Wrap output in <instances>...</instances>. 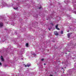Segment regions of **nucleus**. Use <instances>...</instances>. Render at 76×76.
<instances>
[{
	"label": "nucleus",
	"instance_id": "nucleus-7",
	"mask_svg": "<svg viewBox=\"0 0 76 76\" xmlns=\"http://www.w3.org/2000/svg\"><path fill=\"white\" fill-rule=\"evenodd\" d=\"M18 7H17L16 8H14L13 9H15V10H16V9H18Z\"/></svg>",
	"mask_w": 76,
	"mask_h": 76
},
{
	"label": "nucleus",
	"instance_id": "nucleus-13",
	"mask_svg": "<svg viewBox=\"0 0 76 76\" xmlns=\"http://www.w3.org/2000/svg\"><path fill=\"white\" fill-rule=\"evenodd\" d=\"M41 7H39V9H41Z\"/></svg>",
	"mask_w": 76,
	"mask_h": 76
},
{
	"label": "nucleus",
	"instance_id": "nucleus-8",
	"mask_svg": "<svg viewBox=\"0 0 76 76\" xmlns=\"http://www.w3.org/2000/svg\"><path fill=\"white\" fill-rule=\"evenodd\" d=\"M68 38H69V37H70V34H68Z\"/></svg>",
	"mask_w": 76,
	"mask_h": 76
},
{
	"label": "nucleus",
	"instance_id": "nucleus-1",
	"mask_svg": "<svg viewBox=\"0 0 76 76\" xmlns=\"http://www.w3.org/2000/svg\"><path fill=\"white\" fill-rule=\"evenodd\" d=\"M55 27L56 29H57L58 30H60V28H58V24L56 25L55 26Z\"/></svg>",
	"mask_w": 76,
	"mask_h": 76
},
{
	"label": "nucleus",
	"instance_id": "nucleus-9",
	"mask_svg": "<svg viewBox=\"0 0 76 76\" xmlns=\"http://www.w3.org/2000/svg\"><path fill=\"white\" fill-rule=\"evenodd\" d=\"M61 34H63V31H61Z\"/></svg>",
	"mask_w": 76,
	"mask_h": 76
},
{
	"label": "nucleus",
	"instance_id": "nucleus-2",
	"mask_svg": "<svg viewBox=\"0 0 76 76\" xmlns=\"http://www.w3.org/2000/svg\"><path fill=\"white\" fill-rule=\"evenodd\" d=\"M54 34H55V35H58V33L56 31H55L54 32Z\"/></svg>",
	"mask_w": 76,
	"mask_h": 76
},
{
	"label": "nucleus",
	"instance_id": "nucleus-20",
	"mask_svg": "<svg viewBox=\"0 0 76 76\" xmlns=\"http://www.w3.org/2000/svg\"><path fill=\"white\" fill-rule=\"evenodd\" d=\"M13 26H14V25H13Z\"/></svg>",
	"mask_w": 76,
	"mask_h": 76
},
{
	"label": "nucleus",
	"instance_id": "nucleus-4",
	"mask_svg": "<svg viewBox=\"0 0 76 76\" xmlns=\"http://www.w3.org/2000/svg\"><path fill=\"white\" fill-rule=\"evenodd\" d=\"M25 67H29L31 66V64H29V63L27 64V65H25Z\"/></svg>",
	"mask_w": 76,
	"mask_h": 76
},
{
	"label": "nucleus",
	"instance_id": "nucleus-10",
	"mask_svg": "<svg viewBox=\"0 0 76 76\" xmlns=\"http://www.w3.org/2000/svg\"><path fill=\"white\" fill-rule=\"evenodd\" d=\"M32 55L34 56H36V55L34 53L33 54H32Z\"/></svg>",
	"mask_w": 76,
	"mask_h": 76
},
{
	"label": "nucleus",
	"instance_id": "nucleus-21",
	"mask_svg": "<svg viewBox=\"0 0 76 76\" xmlns=\"http://www.w3.org/2000/svg\"><path fill=\"white\" fill-rule=\"evenodd\" d=\"M65 68H66V67H65Z\"/></svg>",
	"mask_w": 76,
	"mask_h": 76
},
{
	"label": "nucleus",
	"instance_id": "nucleus-15",
	"mask_svg": "<svg viewBox=\"0 0 76 76\" xmlns=\"http://www.w3.org/2000/svg\"><path fill=\"white\" fill-rule=\"evenodd\" d=\"M1 65V63L0 62V65Z\"/></svg>",
	"mask_w": 76,
	"mask_h": 76
},
{
	"label": "nucleus",
	"instance_id": "nucleus-14",
	"mask_svg": "<svg viewBox=\"0 0 76 76\" xmlns=\"http://www.w3.org/2000/svg\"><path fill=\"white\" fill-rule=\"evenodd\" d=\"M74 13H75L76 14V11H74Z\"/></svg>",
	"mask_w": 76,
	"mask_h": 76
},
{
	"label": "nucleus",
	"instance_id": "nucleus-11",
	"mask_svg": "<svg viewBox=\"0 0 76 76\" xmlns=\"http://www.w3.org/2000/svg\"><path fill=\"white\" fill-rule=\"evenodd\" d=\"M51 25L52 26H53V23H51Z\"/></svg>",
	"mask_w": 76,
	"mask_h": 76
},
{
	"label": "nucleus",
	"instance_id": "nucleus-17",
	"mask_svg": "<svg viewBox=\"0 0 76 76\" xmlns=\"http://www.w3.org/2000/svg\"><path fill=\"white\" fill-rule=\"evenodd\" d=\"M44 65H46V64H45H45H44Z\"/></svg>",
	"mask_w": 76,
	"mask_h": 76
},
{
	"label": "nucleus",
	"instance_id": "nucleus-3",
	"mask_svg": "<svg viewBox=\"0 0 76 76\" xmlns=\"http://www.w3.org/2000/svg\"><path fill=\"white\" fill-rule=\"evenodd\" d=\"M3 26V23H0V28H1L2 26Z\"/></svg>",
	"mask_w": 76,
	"mask_h": 76
},
{
	"label": "nucleus",
	"instance_id": "nucleus-6",
	"mask_svg": "<svg viewBox=\"0 0 76 76\" xmlns=\"http://www.w3.org/2000/svg\"><path fill=\"white\" fill-rule=\"evenodd\" d=\"M28 43H27L26 44V47H28Z\"/></svg>",
	"mask_w": 76,
	"mask_h": 76
},
{
	"label": "nucleus",
	"instance_id": "nucleus-19",
	"mask_svg": "<svg viewBox=\"0 0 76 76\" xmlns=\"http://www.w3.org/2000/svg\"><path fill=\"white\" fill-rule=\"evenodd\" d=\"M62 69H63V68H62Z\"/></svg>",
	"mask_w": 76,
	"mask_h": 76
},
{
	"label": "nucleus",
	"instance_id": "nucleus-16",
	"mask_svg": "<svg viewBox=\"0 0 76 76\" xmlns=\"http://www.w3.org/2000/svg\"><path fill=\"white\" fill-rule=\"evenodd\" d=\"M50 76H53V75H50Z\"/></svg>",
	"mask_w": 76,
	"mask_h": 76
},
{
	"label": "nucleus",
	"instance_id": "nucleus-12",
	"mask_svg": "<svg viewBox=\"0 0 76 76\" xmlns=\"http://www.w3.org/2000/svg\"><path fill=\"white\" fill-rule=\"evenodd\" d=\"M41 60H42V61H44V59H43V58L41 59Z\"/></svg>",
	"mask_w": 76,
	"mask_h": 76
},
{
	"label": "nucleus",
	"instance_id": "nucleus-5",
	"mask_svg": "<svg viewBox=\"0 0 76 76\" xmlns=\"http://www.w3.org/2000/svg\"><path fill=\"white\" fill-rule=\"evenodd\" d=\"M1 59L2 61H4V59H3V56H1Z\"/></svg>",
	"mask_w": 76,
	"mask_h": 76
},
{
	"label": "nucleus",
	"instance_id": "nucleus-18",
	"mask_svg": "<svg viewBox=\"0 0 76 76\" xmlns=\"http://www.w3.org/2000/svg\"><path fill=\"white\" fill-rule=\"evenodd\" d=\"M5 5H6V4H5Z\"/></svg>",
	"mask_w": 76,
	"mask_h": 76
}]
</instances>
